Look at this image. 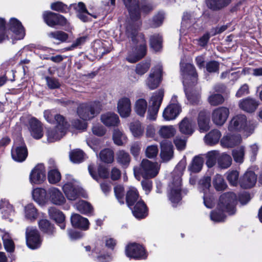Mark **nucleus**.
<instances>
[{
    "label": "nucleus",
    "instance_id": "nucleus-61",
    "mask_svg": "<svg viewBox=\"0 0 262 262\" xmlns=\"http://www.w3.org/2000/svg\"><path fill=\"white\" fill-rule=\"evenodd\" d=\"M71 161L75 163H79L83 161L84 153L80 149H76L71 151L70 154Z\"/></svg>",
    "mask_w": 262,
    "mask_h": 262
},
{
    "label": "nucleus",
    "instance_id": "nucleus-21",
    "mask_svg": "<svg viewBox=\"0 0 262 262\" xmlns=\"http://www.w3.org/2000/svg\"><path fill=\"white\" fill-rule=\"evenodd\" d=\"M48 196L51 202L57 206L63 205L66 200L62 193L56 187H51L48 190Z\"/></svg>",
    "mask_w": 262,
    "mask_h": 262
},
{
    "label": "nucleus",
    "instance_id": "nucleus-42",
    "mask_svg": "<svg viewBox=\"0 0 262 262\" xmlns=\"http://www.w3.org/2000/svg\"><path fill=\"white\" fill-rule=\"evenodd\" d=\"M221 137V132L217 129H214L205 136L204 140L207 144L212 145L217 143Z\"/></svg>",
    "mask_w": 262,
    "mask_h": 262
},
{
    "label": "nucleus",
    "instance_id": "nucleus-45",
    "mask_svg": "<svg viewBox=\"0 0 262 262\" xmlns=\"http://www.w3.org/2000/svg\"><path fill=\"white\" fill-rule=\"evenodd\" d=\"M147 103L144 99H138L135 104V111L139 116L143 117L147 110Z\"/></svg>",
    "mask_w": 262,
    "mask_h": 262
},
{
    "label": "nucleus",
    "instance_id": "nucleus-8",
    "mask_svg": "<svg viewBox=\"0 0 262 262\" xmlns=\"http://www.w3.org/2000/svg\"><path fill=\"white\" fill-rule=\"evenodd\" d=\"M102 104L100 102L95 101L80 104L77 107V113L79 117L84 121L94 118L101 111Z\"/></svg>",
    "mask_w": 262,
    "mask_h": 262
},
{
    "label": "nucleus",
    "instance_id": "nucleus-25",
    "mask_svg": "<svg viewBox=\"0 0 262 262\" xmlns=\"http://www.w3.org/2000/svg\"><path fill=\"white\" fill-rule=\"evenodd\" d=\"M195 125V122L192 119L185 117L179 123V130L183 134L190 136L194 131Z\"/></svg>",
    "mask_w": 262,
    "mask_h": 262
},
{
    "label": "nucleus",
    "instance_id": "nucleus-26",
    "mask_svg": "<svg viewBox=\"0 0 262 262\" xmlns=\"http://www.w3.org/2000/svg\"><path fill=\"white\" fill-rule=\"evenodd\" d=\"M134 205V207L129 208L132 209V213L136 218L142 219L147 215V208L143 201L139 200Z\"/></svg>",
    "mask_w": 262,
    "mask_h": 262
},
{
    "label": "nucleus",
    "instance_id": "nucleus-52",
    "mask_svg": "<svg viewBox=\"0 0 262 262\" xmlns=\"http://www.w3.org/2000/svg\"><path fill=\"white\" fill-rule=\"evenodd\" d=\"M232 155L235 162L239 164L243 163L245 156V147L242 146L233 149L232 151Z\"/></svg>",
    "mask_w": 262,
    "mask_h": 262
},
{
    "label": "nucleus",
    "instance_id": "nucleus-30",
    "mask_svg": "<svg viewBox=\"0 0 262 262\" xmlns=\"http://www.w3.org/2000/svg\"><path fill=\"white\" fill-rule=\"evenodd\" d=\"M0 210L3 219H9L10 222L12 221L10 217L14 214L15 211L13 206L8 200L4 199L0 201Z\"/></svg>",
    "mask_w": 262,
    "mask_h": 262
},
{
    "label": "nucleus",
    "instance_id": "nucleus-18",
    "mask_svg": "<svg viewBox=\"0 0 262 262\" xmlns=\"http://www.w3.org/2000/svg\"><path fill=\"white\" fill-rule=\"evenodd\" d=\"M28 128L31 136L34 139H39L42 137L43 127L41 122L36 118L32 117L29 120Z\"/></svg>",
    "mask_w": 262,
    "mask_h": 262
},
{
    "label": "nucleus",
    "instance_id": "nucleus-24",
    "mask_svg": "<svg viewBox=\"0 0 262 262\" xmlns=\"http://www.w3.org/2000/svg\"><path fill=\"white\" fill-rule=\"evenodd\" d=\"M242 140V137L239 134H228L222 138L221 144L223 147L231 148L239 144Z\"/></svg>",
    "mask_w": 262,
    "mask_h": 262
},
{
    "label": "nucleus",
    "instance_id": "nucleus-38",
    "mask_svg": "<svg viewBox=\"0 0 262 262\" xmlns=\"http://www.w3.org/2000/svg\"><path fill=\"white\" fill-rule=\"evenodd\" d=\"M139 193L137 189L134 187H130L126 192V202L129 207L134 205L139 199Z\"/></svg>",
    "mask_w": 262,
    "mask_h": 262
},
{
    "label": "nucleus",
    "instance_id": "nucleus-32",
    "mask_svg": "<svg viewBox=\"0 0 262 262\" xmlns=\"http://www.w3.org/2000/svg\"><path fill=\"white\" fill-rule=\"evenodd\" d=\"M161 146L160 156L162 161L167 162L170 160L173 156V146L171 143L164 141L161 143Z\"/></svg>",
    "mask_w": 262,
    "mask_h": 262
},
{
    "label": "nucleus",
    "instance_id": "nucleus-59",
    "mask_svg": "<svg viewBox=\"0 0 262 262\" xmlns=\"http://www.w3.org/2000/svg\"><path fill=\"white\" fill-rule=\"evenodd\" d=\"M94 256L96 257L99 262H108L112 259L111 255L105 254L103 250H100L98 248H95L93 251Z\"/></svg>",
    "mask_w": 262,
    "mask_h": 262
},
{
    "label": "nucleus",
    "instance_id": "nucleus-39",
    "mask_svg": "<svg viewBox=\"0 0 262 262\" xmlns=\"http://www.w3.org/2000/svg\"><path fill=\"white\" fill-rule=\"evenodd\" d=\"M204 163L203 158L201 155L195 156L190 164L188 166V170L193 173H197L200 172L203 167Z\"/></svg>",
    "mask_w": 262,
    "mask_h": 262
},
{
    "label": "nucleus",
    "instance_id": "nucleus-62",
    "mask_svg": "<svg viewBox=\"0 0 262 262\" xmlns=\"http://www.w3.org/2000/svg\"><path fill=\"white\" fill-rule=\"evenodd\" d=\"M211 178L209 177H204L199 181V189L200 191L206 194L209 191V189L211 186Z\"/></svg>",
    "mask_w": 262,
    "mask_h": 262
},
{
    "label": "nucleus",
    "instance_id": "nucleus-3",
    "mask_svg": "<svg viewBox=\"0 0 262 262\" xmlns=\"http://www.w3.org/2000/svg\"><path fill=\"white\" fill-rule=\"evenodd\" d=\"M181 72L183 77V82L185 87V94L187 100L191 104L197 103L200 98V94L199 91L194 90L189 91L187 89L186 85L197 82L198 74L193 65L190 63H180Z\"/></svg>",
    "mask_w": 262,
    "mask_h": 262
},
{
    "label": "nucleus",
    "instance_id": "nucleus-35",
    "mask_svg": "<svg viewBox=\"0 0 262 262\" xmlns=\"http://www.w3.org/2000/svg\"><path fill=\"white\" fill-rule=\"evenodd\" d=\"M210 118L209 115L205 111L200 112L198 122L201 132H206L210 128Z\"/></svg>",
    "mask_w": 262,
    "mask_h": 262
},
{
    "label": "nucleus",
    "instance_id": "nucleus-7",
    "mask_svg": "<svg viewBox=\"0 0 262 262\" xmlns=\"http://www.w3.org/2000/svg\"><path fill=\"white\" fill-rule=\"evenodd\" d=\"M254 126L248 123L247 117L244 115H237L231 120L228 125L230 132H237L248 137L253 133Z\"/></svg>",
    "mask_w": 262,
    "mask_h": 262
},
{
    "label": "nucleus",
    "instance_id": "nucleus-64",
    "mask_svg": "<svg viewBox=\"0 0 262 262\" xmlns=\"http://www.w3.org/2000/svg\"><path fill=\"white\" fill-rule=\"evenodd\" d=\"M239 173L237 170L229 171L227 172V179L229 182L233 186L237 184Z\"/></svg>",
    "mask_w": 262,
    "mask_h": 262
},
{
    "label": "nucleus",
    "instance_id": "nucleus-58",
    "mask_svg": "<svg viewBox=\"0 0 262 262\" xmlns=\"http://www.w3.org/2000/svg\"><path fill=\"white\" fill-rule=\"evenodd\" d=\"M191 20V16L190 14L188 13H184L182 18V21L181 23V28L180 29V35L182 36L183 34H185V30L190 27L191 24L192 23Z\"/></svg>",
    "mask_w": 262,
    "mask_h": 262
},
{
    "label": "nucleus",
    "instance_id": "nucleus-13",
    "mask_svg": "<svg viewBox=\"0 0 262 262\" xmlns=\"http://www.w3.org/2000/svg\"><path fill=\"white\" fill-rule=\"evenodd\" d=\"M126 255L137 259H145L147 255L142 246L136 243L128 245L125 248Z\"/></svg>",
    "mask_w": 262,
    "mask_h": 262
},
{
    "label": "nucleus",
    "instance_id": "nucleus-31",
    "mask_svg": "<svg viewBox=\"0 0 262 262\" xmlns=\"http://www.w3.org/2000/svg\"><path fill=\"white\" fill-rule=\"evenodd\" d=\"M257 177L254 172L247 171L241 179V186L246 189L251 188L254 186Z\"/></svg>",
    "mask_w": 262,
    "mask_h": 262
},
{
    "label": "nucleus",
    "instance_id": "nucleus-44",
    "mask_svg": "<svg viewBox=\"0 0 262 262\" xmlns=\"http://www.w3.org/2000/svg\"><path fill=\"white\" fill-rule=\"evenodd\" d=\"M113 139L115 144L123 145L127 141V137L119 129H115L113 132Z\"/></svg>",
    "mask_w": 262,
    "mask_h": 262
},
{
    "label": "nucleus",
    "instance_id": "nucleus-50",
    "mask_svg": "<svg viewBox=\"0 0 262 262\" xmlns=\"http://www.w3.org/2000/svg\"><path fill=\"white\" fill-rule=\"evenodd\" d=\"M217 162L221 168H227L232 163V158L230 155L223 153L218 158Z\"/></svg>",
    "mask_w": 262,
    "mask_h": 262
},
{
    "label": "nucleus",
    "instance_id": "nucleus-33",
    "mask_svg": "<svg viewBox=\"0 0 262 262\" xmlns=\"http://www.w3.org/2000/svg\"><path fill=\"white\" fill-rule=\"evenodd\" d=\"M43 114L45 119L50 123H56L60 125V124H63L66 122L62 116L56 114L55 112L53 110H46Z\"/></svg>",
    "mask_w": 262,
    "mask_h": 262
},
{
    "label": "nucleus",
    "instance_id": "nucleus-49",
    "mask_svg": "<svg viewBox=\"0 0 262 262\" xmlns=\"http://www.w3.org/2000/svg\"><path fill=\"white\" fill-rule=\"evenodd\" d=\"M99 157L102 161L107 163H111L114 159V151L111 149L105 148L100 151Z\"/></svg>",
    "mask_w": 262,
    "mask_h": 262
},
{
    "label": "nucleus",
    "instance_id": "nucleus-63",
    "mask_svg": "<svg viewBox=\"0 0 262 262\" xmlns=\"http://www.w3.org/2000/svg\"><path fill=\"white\" fill-rule=\"evenodd\" d=\"M149 68L150 63L149 62H141L136 65V73L139 75H143L147 72Z\"/></svg>",
    "mask_w": 262,
    "mask_h": 262
},
{
    "label": "nucleus",
    "instance_id": "nucleus-22",
    "mask_svg": "<svg viewBox=\"0 0 262 262\" xmlns=\"http://www.w3.org/2000/svg\"><path fill=\"white\" fill-rule=\"evenodd\" d=\"M181 112L179 104L170 103L164 110L163 117L166 120L169 121L176 119Z\"/></svg>",
    "mask_w": 262,
    "mask_h": 262
},
{
    "label": "nucleus",
    "instance_id": "nucleus-15",
    "mask_svg": "<svg viewBox=\"0 0 262 262\" xmlns=\"http://www.w3.org/2000/svg\"><path fill=\"white\" fill-rule=\"evenodd\" d=\"M67 128V123L59 125L57 124L56 127L48 128L47 131V140L49 142H54L60 140L66 134Z\"/></svg>",
    "mask_w": 262,
    "mask_h": 262
},
{
    "label": "nucleus",
    "instance_id": "nucleus-40",
    "mask_svg": "<svg viewBox=\"0 0 262 262\" xmlns=\"http://www.w3.org/2000/svg\"><path fill=\"white\" fill-rule=\"evenodd\" d=\"M25 217L30 221H34L38 217V211L33 204H29L24 207Z\"/></svg>",
    "mask_w": 262,
    "mask_h": 262
},
{
    "label": "nucleus",
    "instance_id": "nucleus-28",
    "mask_svg": "<svg viewBox=\"0 0 262 262\" xmlns=\"http://www.w3.org/2000/svg\"><path fill=\"white\" fill-rule=\"evenodd\" d=\"M71 222L73 227L86 230L89 227L88 220L80 215L75 213L71 215Z\"/></svg>",
    "mask_w": 262,
    "mask_h": 262
},
{
    "label": "nucleus",
    "instance_id": "nucleus-41",
    "mask_svg": "<svg viewBox=\"0 0 262 262\" xmlns=\"http://www.w3.org/2000/svg\"><path fill=\"white\" fill-rule=\"evenodd\" d=\"M231 0H206L207 7L213 10L221 9L229 5Z\"/></svg>",
    "mask_w": 262,
    "mask_h": 262
},
{
    "label": "nucleus",
    "instance_id": "nucleus-60",
    "mask_svg": "<svg viewBox=\"0 0 262 262\" xmlns=\"http://www.w3.org/2000/svg\"><path fill=\"white\" fill-rule=\"evenodd\" d=\"M48 179L50 184H56L61 180L60 173L56 169H51L48 172Z\"/></svg>",
    "mask_w": 262,
    "mask_h": 262
},
{
    "label": "nucleus",
    "instance_id": "nucleus-2",
    "mask_svg": "<svg viewBox=\"0 0 262 262\" xmlns=\"http://www.w3.org/2000/svg\"><path fill=\"white\" fill-rule=\"evenodd\" d=\"M126 33L133 42L137 45L136 48H133L132 51L128 52L126 59L130 63H135L146 54V45L144 36L142 33H137V29L131 25L127 26Z\"/></svg>",
    "mask_w": 262,
    "mask_h": 262
},
{
    "label": "nucleus",
    "instance_id": "nucleus-47",
    "mask_svg": "<svg viewBox=\"0 0 262 262\" xmlns=\"http://www.w3.org/2000/svg\"><path fill=\"white\" fill-rule=\"evenodd\" d=\"M212 184L216 191H223L227 187V184L223 177L219 174H216L213 177Z\"/></svg>",
    "mask_w": 262,
    "mask_h": 262
},
{
    "label": "nucleus",
    "instance_id": "nucleus-46",
    "mask_svg": "<svg viewBox=\"0 0 262 262\" xmlns=\"http://www.w3.org/2000/svg\"><path fill=\"white\" fill-rule=\"evenodd\" d=\"M93 47L98 55L102 56L108 53L110 51L107 48V42L106 41L96 40L94 43Z\"/></svg>",
    "mask_w": 262,
    "mask_h": 262
},
{
    "label": "nucleus",
    "instance_id": "nucleus-56",
    "mask_svg": "<svg viewBox=\"0 0 262 262\" xmlns=\"http://www.w3.org/2000/svg\"><path fill=\"white\" fill-rule=\"evenodd\" d=\"M206 157L207 159L206 164L207 166L211 168L216 163L217 158L219 157V152L217 150H211L206 154Z\"/></svg>",
    "mask_w": 262,
    "mask_h": 262
},
{
    "label": "nucleus",
    "instance_id": "nucleus-12",
    "mask_svg": "<svg viewBox=\"0 0 262 262\" xmlns=\"http://www.w3.org/2000/svg\"><path fill=\"white\" fill-rule=\"evenodd\" d=\"M162 68L158 65L152 69L146 81V84L150 90L156 89L162 80Z\"/></svg>",
    "mask_w": 262,
    "mask_h": 262
},
{
    "label": "nucleus",
    "instance_id": "nucleus-9",
    "mask_svg": "<svg viewBox=\"0 0 262 262\" xmlns=\"http://www.w3.org/2000/svg\"><path fill=\"white\" fill-rule=\"evenodd\" d=\"M67 181L62 186V190L67 198L70 201H75L82 195V188L78 182L70 174H67Z\"/></svg>",
    "mask_w": 262,
    "mask_h": 262
},
{
    "label": "nucleus",
    "instance_id": "nucleus-34",
    "mask_svg": "<svg viewBox=\"0 0 262 262\" xmlns=\"http://www.w3.org/2000/svg\"><path fill=\"white\" fill-rule=\"evenodd\" d=\"M164 92L163 89H160L158 91L154 93L149 100V107L159 110L162 103Z\"/></svg>",
    "mask_w": 262,
    "mask_h": 262
},
{
    "label": "nucleus",
    "instance_id": "nucleus-11",
    "mask_svg": "<svg viewBox=\"0 0 262 262\" xmlns=\"http://www.w3.org/2000/svg\"><path fill=\"white\" fill-rule=\"evenodd\" d=\"M26 243L28 247L32 249L40 247L42 240L38 231L33 227H28L26 231Z\"/></svg>",
    "mask_w": 262,
    "mask_h": 262
},
{
    "label": "nucleus",
    "instance_id": "nucleus-23",
    "mask_svg": "<svg viewBox=\"0 0 262 262\" xmlns=\"http://www.w3.org/2000/svg\"><path fill=\"white\" fill-rule=\"evenodd\" d=\"M259 105L258 101L256 99L247 97L241 99L238 102V106L241 109L248 113L254 112Z\"/></svg>",
    "mask_w": 262,
    "mask_h": 262
},
{
    "label": "nucleus",
    "instance_id": "nucleus-16",
    "mask_svg": "<svg viewBox=\"0 0 262 262\" xmlns=\"http://www.w3.org/2000/svg\"><path fill=\"white\" fill-rule=\"evenodd\" d=\"M229 115V110L226 107H219L212 113V120L216 125L222 126L226 121Z\"/></svg>",
    "mask_w": 262,
    "mask_h": 262
},
{
    "label": "nucleus",
    "instance_id": "nucleus-55",
    "mask_svg": "<svg viewBox=\"0 0 262 262\" xmlns=\"http://www.w3.org/2000/svg\"><path fill=\"white\" fill-rule=\"evenodd\" d=\"M207 100L211 105L216 106L224 102V98L221 94L210 92V95Z\"/></svg>",
    "mask_w": 262,
    "mask_h": 262
},
{
    "label": "nucleus",
    "instance_id": "nucleus-6",
    "mask_svg": "<svg viewBox=\"0 0 262 262\" xmlns=\"http://www.w3.org/2000/svg\"><path fill=\"white\" fill-rule=\"evenodd\" d=\"M160 168V165L157 162L143 159L139 166L134 168V175L138 180L141 176L145 179L152 178L158 174Z\"/></svg>",
    "mask_w": 262,
    "mask_h": 262
},
{
    "label": "nucleus",
    "instance_id": "nucleus-19",
    "mask_svg": "<svg viewBox=\"0 0 262 262\" xmlns=\"http://www.w3.org/2000/svg\"><path fill=\"white\" fill-rule=\"evenodd\" d=\"M46 170L42 164L37 165L32 170L30 175V180L32 183L40 184L45 179Z\"/></svg>",
    "mask_w": 262,
    "mask_h": 262
},
{
    "label": "nucleus",
    "instance_id": "nucleus-14",
    "mask_svg": "<svg viewBox=\"0 0 262 262\" xmlns=\"http://www.w3.org/2000/svg\"><path fill=\"white\" fill-rule=\"evenodd\" d=\"M43 17L46 23L51 27L56 25L63 26L67 24V20L64 17L52 12H45L43 14Z\"/></svg>",
    "mask_w": 262,
    "mask_h": 262
},
{
    "label": "nucleus",
    "instance_id": "nucleus-4",
    "mask_svg": "<svg viewBox=\"0 0 262 262\" xmlns=\"http://www.w3.org/2000/svg\"><path fill=\"white\" fill-rule=\"evenodd\" d=\"M236 196L233 192L225 193L221 195L219 203V209L210 213V219L214 222H220L224 221L225 216L224 212L229 214H233L235 212V204Z\"/></svg>",
    "mask_w": 262,
    "mask_h": 262
},
{
    "label": "nucleus",
    "instance_id": "nucleus-10",
    "mask_svg": "<svg viewBox=\"0 0 262 262\" xmlns=\"http://www.w3.org/2000/svg\"><path fill=\"white\" fill-rule=\"evenodd\" d=\"M27 150L21 137H18L14 141V145L12 149L11 155L15 161L21 162L27 156Z\"/></svg>",
    "mask_w": 262,
    "mask_h": 262
},
{
    "label": "nucleus",
    "instance_id": "nucleus-51",
    "mask_svg": "<svg viewBox=\"0 0 262 262\" xmlns=\"http://www.w3.org/2000/svg\"><path fill=\"white\" fill-rule=\"evenodd\" d=\"M48 36L50 38L54 39L59 42H66L69 38V35L62 31H55L48 33Z\"/></svg>",
    "mask_w": 262,
    "mask_h": 262
},
{
    "label": "nucleus",
    "instance_id": "nucleus-37",
    "mask_svg": "<svg viewBox=\"0 0 262 262\" xmlns=\"http://www.w3.org/2000/svg\"><path fill=\"white\" fill-rule=\"evenodd\" d=\"M48 191L42 188H36L32 191V196L34 200L40 205H43L47 201V195Z\"/></svg>",
    "mask_w": 262,
    "mask_h": 262
},
{
    "label": "nucleus",
    "instance_id": "nucleus-48",
    "mask_svg": "<svg viewBox=\"0 0 262 262\" xmlns=\"http://www.w3.org/2000/svg\"><path fill=\"white\" fill-rule=\"evenodd\" d=\"M38 225L40 229L49 235H52L55 232L53 225L47 220L43 219L40 220L38 222Z\"/></svg>",
    "mask_w": 262,
    "mask_h": 262
},
{
    "label": "nucleus",
    "instance_id": "nucleus-27",
    "mask_svg": "<svg viewBox=\"0 0 262 262\" xmlns=\"http://www.w3.org/2000/svg\"><path fill=\"white\" fill-rule=\"evenodd\" d=\"M101 122L107 127L118 126L120 123L118 116L114 113L108 112L101 116Z\"/></svg>",
    "mask_w": 262,
    "mask_h": 262
},
{
    "label": "nucleus",
    "instance_id": "nucleus-36",
    "mask_svg": "<svg viewBox=\"0 0 262 262\" xmlns=\"http://www.w3.org/2000/svg\"><path fill=\"white\" fill-rule=\"evenodd\" d=\"M129 130L132 135L136 138H140L144 133V128L141 122L136 120L131 122L129 124Z\"/></svg>",
    "mask_w": 262,
    "mask_h": 262
},
{
    "label": "nucleus",
    "instance_id": "nucleus-20",
    "mask_svg": "<svg viewBox=\"0 0 262 262\" xmlns=\"http://www.w3.org/2000/svg\"><path fill=\"white\" fill-rule=\"evenodd\" d=\"M123 3L127 9L130 19L134 21L140 18V8L138 0H123Z\"/></svg>",
    "mask_w": 262,
    "mask_h": 262
},
{
    "label": "nucleus",
    "instance_id": "nucleus-53",
    "mask_svg": "<svg viewBox=\"0 0 262 262\" xmlns=\"http://www.w3.org/2000/svg\"><path fill=\"white\" fill-rule=\"evenodd\" d=\"M176 133V130L172 126H162L159 130V135L164 138H169L173 137Z\"/></svg>",
    "mask_w": 262,
    "mask_h": 262
},
{
    "label": "nucleus",
    "instance_id": "nucleus-1",
    "mask_svg": "<svg viewBox=\"0 0 262 262\" xmlns=\"http://www.w3.org/2000/svg\"><path fill=\"white\" fill-rule=\"evenodd\" d=\"M186 165V160H182L171 173L172 180L169 184L168 196L173 206L181 201L183 194H186L187 192L186 190L182 189L181 177L185 169Z\"/></svg>",
    "mask_w": 262,
    "mask_h": 262
},
{
    "label": "nucleus",
    "instance_id": "nucleus-17",
    "mask_svg": "<svg viewBox=\"0 0 262 262\" xmlns=\"http://www.w3.org/2000/svg\"><path fill=\"white\" fill-rule=\"evenodd\" d=\"M131 101L129 98L123 97L117 102V111L122 118H127L132 111Z\"/></svg>",
    "mask_w": 262,
    "mask_h": 262
},
{
    "label": "nucleus",
    "instance_id": "nucleus-43",
    "mask_svg": "<svg viewBox=\"0 0 262 262\" xmlns=\"http://www.w3.org/2000/svg\"><path fill=\"white\" fill-rule=\"evenodd\" d=\"M75 206L77 210L84 214H91L93 211V207L91 205L83 200L79 201Z\"/></svg>",
    "mask_w": 262,
    "mask_h": 262
},
{
    "label": "nucleus",
    "instance_id": "nucleus-29",
    "mask_svg": "<svg viewBox=\"0 0 262 262\" xmlns=\"http://www.w3.org/2000/svg\"><path fill=\"white\" fill-rule=\"evenodd\" d=\"M48 212L50 217L59 225L61 229H64L66 225L64 223L65 216L63 213L54 207L49 208Z\"/></svg>",
    "mask_w": 262,
    "mask_h": 262
},
{
    "label": "nucleus",
    "instance_id": "nucleus-5",
    "mask_svg": "<svg viewBox=\"0 0 262 262\" xmlns=\"http://www.w3.org/2000/svg\"><path fill=\"white\" fill-rule=\"evenodd\" d=\"M9 30L12 33L11 37L7 34L5 20L0 18V43L7 38H11L12 43H14L15 40L22 39L25 36V31L24 27L21 23L15 18H12L10 20Z\"/></svg>",
    "mask_w": 262,
    "mask_h": 262
},
{
    "label": "nucleus",
    "instance_id": "nucleus-57",
    "mask_svg": "<svg viewBox=\"0 0 262 262\" xmlns=\"http://www.w3.org/2000/svg\"><path fill=\"white\" fill-rule=\"evenodd\" d=\"M150 45L151 48L157 52L162 48V37L159 34H154L150 37Z\"/></svg>",
    "mask_w": 262,
    "mask_h": 262
},
{
    "label": "nucleus",
    "instance_id": "nucleus-54",
    "mask_svg": "<svg viewBox=\"0 0 262 262\" xmlns=\"http://www.w3.org/2000/svg\"><path fill=\"white\" fill-rule=\"evenodd\" d=\"M129 155L124 150H119L117 154V162L123 166H127L130 162Z\"/></svg>",
    "mask_w": 262,
    "mask_h": 262
}]
</instances>
